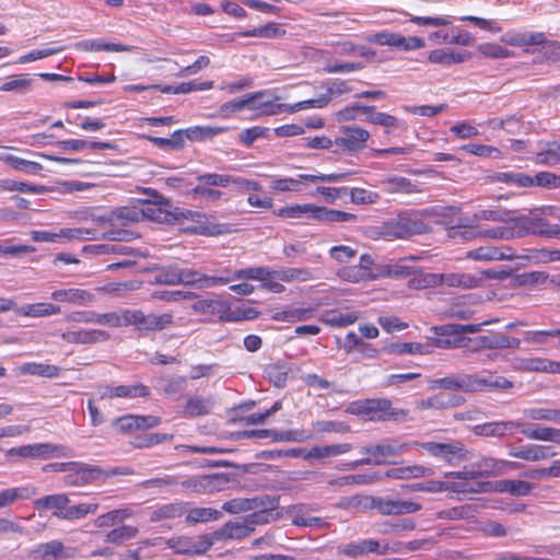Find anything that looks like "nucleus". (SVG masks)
<instances>
[{"mask_svg": "<svg viewBox=\"0 0 560 560\" xmlns=\"http://www.w3.org/2000/svg\"><path fill=\"white\" fill-rule=\"evenodd\" d=\"M349 412L370 421H398L408 415L407 410L393 407L392 401L385 398L354 401L350 405Z\"/></svg>", "mask_w": 560, "mask_h": 560, "instance_id": "nucleus-2", "label": "nucleus"}, {"mask_svg": "<svg viewBox=\"0 0 560 560\" xmlns=\"http://www.w3.org/2000/svg\"><path fill=\"white\" fill-rule=\"evenodd\" d=\"M384 350L390 354H428L430 345L420 342H393L387 345Z\"/></svg>", "mask_w": 560, "mask_h": 560, "instance_id": "nucleus-41", "label": "nucleus"}, {"mask_svg": "<svg viewBox=\"0 0 560 560\" xmlns=\"http://www.w3.org/2000/svg\"><path fill=\"white\" fill-rule=\"evenodd\" d=\"M337 553L349 558L363 557L369 553L387 555L388 544L382 546L375 539H361L338 546Z\"/></svg>", "mask_w": 560, "mask_h": 560, "instance_id": "nucleus-13", "label": "nucleus"}, {"mask_svg": "<svg viewBox=\"0 0 560 560\" xmlns=\"http://www.w3.org/2000/svg\"><path fill=\"white\" fill-rule=\"evenodd\" d=\"M70 499L67 494H50L39 498L33 502L36 510H55V512H63L67 510Z\"/></svg>", "mask_w": 560, "mask_h": 560, "instance_id": "nucleus-44", "label": "nucleus"}, {"mask_svg": "<svg viewBox=\"0 0 560 560\" xmlns=\"http://www.w3.org/2000/svg\"><path fill=\"white\" fill-rule=\"evenodd\" d=\"M110 222H118L122 225L142 220L141 209L136 207H121L114 210L107 219Z\"/></svg>", "mask_w": 560, "mask_h": 560, "instance_id": "nucleus-56", "label": "nucleus"}, {"mask_svg": "<svg viewBox=\"0 0 560 560\" xmlns=\"http://www.w3.org/2000/svg\"><path fill=\"white\" fill-rule=\"evenodd\" d=\"M36 493V488L32 486L3 489L0 491V509L8 508L18 501L28 500Z\"/></svg>", "mask_w": 560, "mask_h": 560, "instance_id": "nucleus-28", "label": "nucleus"}, {"mask_svg": "<svg viewBox=\"0 0 560 560\" xmlns=\"http://www.w3.org/2000/svg\"><path fill=\"white\" fill-rule=\"evenodd\" d=\"M280 218L287 219H312L324 223H345L357 222L358 215L354 213L328 209L312 203L291 205L282 207L273 212Z\"/></svg>", "mask_w": 560, "mask_h": 560, "instance_id": "nucleus-1", "label": "nucleus"}, {"mask_svg": "<svg viewBox=\"0 0 560 560\" xmlns=\"http://www.w3.org/2000/svg\"><path fill=\"white\" fill-rule=\"evenodd\" d=\"M260 312L257 308L247 306L244 303L236 306L235 308H232L228 302L224 322L237 323L243 320H252L257 318Z\"/></svg>", "mask_w": 560, "mask_h": 560, "instance_id": "nucleus-45", "label": "nucleus"}, {"mask_svg": "<svg viewBox=\"0 0 560 560\" xmlns=\"http://www.w3.org/2000/svg\"><path fill=\"white\" fill-rule=\"evenodd\" d=\"M142 219L147 218L159 223H174L173 207L167 199L160 197L155 203H147L141 208Z\"/></svg>", "mask_w": 560, "mask_h": 560, "instance_id": "nucleus-21", "label": "nucleus"}, {"mask_svg": "<svg viewBox=\"0 0 560 560\" xmlns=\"http://www.w3.org/2000/svg\"><path fill=\"white\" fill-rule=\"evenodd\" d=\"M179 277L180 282L179 284L184 285H196L199 289L203 288H212L217 285H224L231 282L230 277H214V276H207L202 273L199 270L196 269H183L179 268Z\"/></svg>", "mask_w": 560, "mask_h": 560, "instance_id": "nucleus-15", "label": "nucleus"}, {"mask_svg": "<svg viewBox=\"0 0 560 560\" xmlns=\"http://www.w3.org/2000/svg\"><path fill=\"white\" fill-rule=\"evenodd\" d=\"M351 450H352V445L350 443L314 446L304 455V458L311 459V458H324V457H330V456H338V455L348 453Z\"/></svg>", "mask_w": 560, "mask_h": 560, "instance_id": "nucleus-42", "label": "nucleus"}, {"mask_svg": "<svg viewBox=\"0 0 560 560\" xmlns=\"http://www.w3.org/2000/svg\"><path fill=\"white\" fill-rule=\"evenodd\" d=\"M257 501H259L257 502L259 506L252 510L253 513L244 517L252 532L255 530L257 525L268 524L270 522L271 512L276 509V501L269 495L257 497Z\"/></svg>", "mask_w": 560, "mask_h": 560, "instance_id": "nucleus-19", "label": "nucleus"}, {"mask_svg": "<svg viewBox=\"0 0 560 560\" xmlns=\"http://www.w3.org/2000/svg\"><path fill=\"white\" fill-rule=\"evenodd\" d=\"M222 516V513L211 508H195L191 509L187 516L186 522L189 524L207 523L217 521Z\"/></svg>", "mask_w": 560, "mask_h": 560, "instance_id": "nucleus-58", "label": "nucleus"}, {"mask_svg": "<svg viewBox=\"0 0 560 560\" xmlns=\"http://www.w3.org/2000/svg\"><path fill=\"white\" fill-rule=\"evenodd\" d=\"M61 312L60 306L52 303H34L26 304L15 310V313L26 317H46L59 314Z\"/></svg>", "mask_w": 560, "mask_h": 560, "instance_id": "nucleus-33", "label": "nucleus"}, {"mask_svg": "<svg viewBox=\"0 0 560 560\" xmlns=\"http://www.w3.org/2000/svg\"><path fill=\"white\" fill-rule=\"evenodd\" d=\"M476 378L478 392H504L513 387V383L511 381L491 371H481L476 373Z\"/></svg>", "mask_w": 560, "mask_h": 560, "instance_id": "nucleus-24", "label": "nucleus"}, {"mask_svg": "<svg viewBox=\"0 0 560 560\" xmlns=\"http://www.w3.org/2000/svg\"><path fill=\"white\" fill-rule=\"evenodd\" d=\"M0 161L11 165L16 171H21L27 174H37L43 170L42 164L24 160L10 153L0 154Z\"/></svg>", "mask_w": 560, "mask_h": 560, "instance_id": "nucleus-49", "label": "nucleus"}, {"mask_svg": "<svg viewBox=\"0 0 560 560\" xmlns=\"http://www.w3.org/2000/svg\"><path fill=\"white\" fill-rule=\"evenodd\" d=\"M416 257L409 256L400 259L395 264H385L381 266V271L376 273L380 278H394V279H402L407 278L411 275L417 273V269L415 267L406 265L407 260H415Z\"/></svg>", "mask_w": 560, "mask_h": 560, "instance_id": "nucleus-27", "label": "nucleus"}, {"mask_svg": "<svg viewBox=\"0 0 560 560\" xmlns=\"http://www.w3.org/2000/svg\"><path fill=\"white\" fill-rule=\"evenodd\" d=\"M150 394L148 386L137 383L132 385H118L114 387L115 398L147 397Z\"/></svg>", "mask_w": 560, "mask_h": 560, "instance_id": "nucleus-60", "label": "nucleus"}, {"mask_svg": "<svg viewBox=\"0 0 560 560\" xmlns=\"http://www.w3.org/2000/svg\"><path fill=\"white\" fill-rule=\"evenodd\" d=\"M382 185L388 194H415L419 191L416 184L402 176H387L382 180Z\"/></svg>", "mask_w": 560, "mask_h": 560, "instance_id": "nucleus-36", "label": "nucleus"}, {"mask_svg": "<svg viewBox=\"0 0 560 560\" xmlns=\"http://www.w3.org/2000/svg\"><path fill=\"white\" fill-rule=\"evenodd\" d=\"M477 235L492 240H511L515 237V228L513 224H503L492 229L480 230L477 232Z\"/></svg>", "mask_w": 560, "mask_h": 560, "instance_id": "nucleus-64", "label": "nucleus"}, {"mask_svg": "<svg viewBox=\"0 0 560 560\" xmlns=\"http://www.w3.org/2000/svg\"><path fill=\"white\" fill-rule=\"evenodd\" d=\"M471 477L489 478L500 476L499 459L494 457L483 456L471 463Z\"/></svg>", "mask_w": 560, "mask_h": 560, "instance_id": "nucleus-31", "label": "nucleus"}, {"mask_svg": "<svg viewBox=\"0 0 560 560\" xmlns=\"http://www.w3.org/2000/svg\"><path fill=\"white\" fill-rule=\"evenodd\" d=\"M521 433L530 440L560 443V429L533 424L521 429Z\"/></svg>", "mask_w": 560, "mask_h": 560, "instance_id": "nucleus-30", "label": "nucleus"}, {"mask_svg": "<svg viewBox=\"0 0 560 560\" xmlns=\"http://www.w3.org/2000/svg\"><path fill=\"white\" fill-rule=\"evenodd\" d=\"M285 34L284 28L279 24L268 23L264 26L254 27L249 31L242 33L244 37H262V38H278Z\"/></svg>", "mask_w": 560, "mask_h": 560, "instance_id": "nucleus-59", "label": "nucleus"}, {"mask_svg": "<svg viewBox=\"0 0 560 560\" xmlns=\"http://www.w3.org/2000/svg\"><path fill=\"white\" fill-rule=\"evenodd\" d=\"M315 310L312 307H287L276 312L272 319L277 322L296 323L308 320L314 317Z\"/></svg>", "mask_w": 560, "mask_h": 560, "instance_id": "nucleus-34", "label": "nucleus"}, {"mask_svg": "<svg viewBox=\"0 0 560 560\" xmlns=\"http://www.w3.org/2000/svg\"><path fill=\"white\" fill-rule=\"evenodd\" d=\"M366 42L377 45H387L390 47H398L402 43V35L389 31H382L380 33L370 34L365 37Z\"/></svg>", "mask_w": 560, "mask_h": 560, "instance_id": "nucleus-63", "label": "nucleus"}, {"mask_svg": "<svg viewBox=\"0 0 560 560\" xmlns=\"http://www.w3.org/2000/svg\"><path fill=\"white\" fill-rule=\"evenodd\" d=\"M185 508L183 503H167L159 506L151 513V521L159 522L162 520H171L183 516Z\"/></svg>", "mask_w": 560, "mask_h": 560, "instance_id": "nucleus-54", "label": "nucleus"}, {"mask_svg": "<svg viewBox=\"0 0 560 560\" xmlns=\"http://www.w3.org/2000/svg\"><path fill=\"white\" fill-rule=\"evenodd\" d=\"M257 497L254 498H235L223 503L222 509L230 513L236 514L241 512H248L255 510L259 504Z\"/></svg>", "mask_w": 560, "mask_h": 560, "instance_id": "nucleus-57", "label": "nucleus"}, {"mask_svg": "<svg viewBox=\"0 0 560 560\" xmlns=\"http://www.w3.org/2000/svg\"><path fill=\"white\" fill-rule=\"evenodd\" d=\"M533 488L534 486L532 483L515 479H505L497 483V490L499 492H506L516 497L528 495Z\"/></svg>", "mask_w": 560, "mask_h": 560, "instance_id": "nucleus-50", "label": "nucleus"}, {"mask_svg": "<svg viewBox=\"0 0 560 560\" xmlns=\"http://www.w3.org/2000/svg\"><path fill=\"white\" fill-rule=\"evenodd\" d=\"M212 407L213 401L211 399L196 396L187 400L185 406V413L191 418L201 417L210 413Z\"/></svg>", "mask_w": 560, "mask_h": 560, "instance_id": "nucleus-52", "label": "nucleus"}, {"mask_svg": "<svg viewBox=\"0 0 560 560\" xmlns=\"http://www.w3.org/2000/svg\"><path fill=\"white\" fill-rule=\"evenodd\" d=\"M125 326H133L139 331L162 330L173 324V314H144L140 310H124Z\"/></svg>", "mask_w": 560, "mask_h": 560, "instance_id": "nucleus-6", "label": "nucleus"}, {"mask_svg": "<svg viewBox=\"0 0 560 560\" xmlns=\"http://www.w3.org/2000/svg\"><path fill=\"white\" fill-rule=\"evenodd\" d=\"M482 505L478 503H466L459 506L442 510L438 513V517L441 520H469L475 517L481 510Z\"/></svg>", "mask_w": 560, "mask_h": 560, "instance_id": "nucleus-29", "label": "nucleus"}, {"mask_svg": "<svg viewBox=\"0 0 560 560\" xmlns=\"http://www.w3.org/2000/svg\"><path fill=\"white\" fill-rule=\"evenodd\" d=\"M226 305L228 301L220 295L213 294L208 298L197 299L190 308L194 313L205 316L208 322H213L214 318L224 322Z\"/></svg>", "mask_w": 560, "mask_h": 560, "instance_id": "nucleus-12", "label": "nucleus"}, {"mask_svg": "<svg viewBox=\"0 0 560 560\" xmlns=\"http://www.w3.org/2000/svg\"><path fill=\"white\" fill-rule=\"evenodd\" d=\"M450 328L455 327L453 324H448L432 328L435 337L429 338L428 342H425V345H430V353L434 347L440 349L466 348L472 341L470 338L459 336L457 332L451 331Z\"/></svg>", "mask_w": 560, "mask_h": 560, "instance_id": "nucleus-11", "label": "nucleus"}, {"mask_svg": "<svg viewBox=\"0 0 560 560\" xmlns=\"http://www.w3.org/2000/svg\"><path fill=\"white\" fill-rule=\"evenodd\" d=\"M365 506L377 510L382 515L412 514L422 509V505L417 502L383 497H365Z\"/></svg>", "mask_w": 560, "mask_h": 560, "instance_id": "nucleus-9", "label": "nucleus"}, {"mask_svg": "<svg viewBox=\"0 0 560 560\" xmlns=\"http://www.w3.org/2000/svg\"><path fill=\"white\" fill-rule=\"evenodd\" d=\"M62 446L50 443H34L11 447L5 452L8 458L20 457L31 459H48L59 452Z\"/></svg>", "mask_w": 560, "mask_h": 560, "instance_id": "nucleus-14", "label": "nucleus"}, {"mask_svg": "<svg viewBox=\"0 0 560 560\" xmlns=\"http://www.w3.org/2000/svg\"><path fill=\"white\" fill-rule=\"evenodd\" d=\"M434 474V470L430 467H425L422 465H408V466H399L393 467L385 472V477L392 479H412V478H423L430 477Z\"/></svg>", "mask_w": 560, "mask_h": 560, "instance_id": "nucleus-26", "label": "nucleus"}, {"mask_svg": "<svg viewBox=\"0 0 560 560\" xmlns=\"http://www.w3.org/2000/svg\"><path fill=\"white\" fill-rule=\"evenodd\" d=\"M166 544L176 555L199 556L206 553L211 548L213 540L208 535L198 537L182 536L171 538Z\"/></svg>", "mask_w": 560, "mask_h": 560, "instance_id": "nucleus-10", "label": "nucleus"}, {"mask_svg": "<svg viewBox=\"0 0 560 560\" xmlns=\"http://www.w3.org/2000/svg\"><path fill=\"white\" fill-rule=\"evenodd\" d=\"M429 231V226L417 213H400L396 219L386 222L383 226V235L388 238H409Z\"/></svg>", "mask_w": 560, "mask_h": 560, "instance_id": "nucleus-4", "label": "nucleus"}, {"mask_svg": "<svg viewBox=\"0 0 560 560\" xmlns=\"http://www.w3.org/2000/svg\"><path fill=\"white\" fill-rule=\"evenodd\" d=\"M358 108L362 114L366 115L368 120L374 125H380L385 128L404 127V124L397 117L382 112L376 113L374 106H358Z\"/></svg>", "mask_w": 560, "mask_h": 560, "instance_id": "nucleus-32", "label": "nucleus"}, {"mask_svg": "<svg viewBox=\"0 0 560 560\" xmlns=\"http://www.w3.org/2000/svg\"><path fill=\"white\" fill-rule=\"evenodd\" d=\"M303 174L298 175V177H270V189L280 192H300L305 188L304 182L305 178H301Z\"/></svg>", "mask_w": 560, "mask_h": 560, "instance_id": "nucleus-37", "label": "nucleus"}, {"mask_svg": "<svg viewBox=\"0 0 560 560\" xmlns=\"http://www.w3.org/2000/svg\"><path fill=\"white\" fill-rule=\"evenodd\" d=\"M19 372L21 374L56 378L60 375L61 369L48 363L27 362L19 366Z\"/></svg>", "mask_w": 560, "mask_h": 560, "instance_id": "nucleus-35", "label": "nucleus"}, {"mask_svg": "<svg viewBox=\"0 0 560 560\" xmlns=\"http://www.w3.org/2000/svg\"><path fill=\"white\" fill-rule=\"evenodd\" d=\"M50 298L57 302L81 306L89 305L94 301V295L91 292L77 288L55 290Z\"/></svg>", "mask_w": 560, "mask_h": 560, "instance_id": "nucleus-25", "label": "nucleus"}, {"mask_svg": "<svg viewBox=\"0 0 560 560\" xmlns=\"http://www.w3.org/2000/svg\"><path fill=\"white\" fill-rule=\"evenodd\" d=\"M469 57L467 52H455L451 49H434L429 54V61L442 66H451L462 63Z\"/></svg>", "mask_w": 560, "mask_h": 560, "instance_id": "nucleus-38", "label": "nucleus"}, {"mask_svg": "<svg viewBox=\"0 0 560 560\" xmlns=\"http://www.w3.org/2000/svg\"><path fill=\"white\" fill-rule=\"evenodd\" d=\"M98 503H80L75 505H67L63 512H54V515L60 520L77 521L82 520L89 514H94L98 509Z\"/></svg>", "mask_w": 560, "mask_h": 560, "instance_id": "nucleus-39", "label": "nucleus"}, {"mask_svg": "<svg viewBox=\"0 0 560 560\" xmlns=\"http://www.w3.org/2000/svg\"><path fill=\"white\" fill-rule=\"evenodd\" d=\"M410 444L398 443L396 441L382 443L373 446L363 447L361 453L364 455L373 456L372 464L381 465L384 462L381 457L399 456L408 452Z\"/></svg>", "mask_w": 560, "mask_h": 560, "instance_id": "nucleus-17", "label": "nucleus"}, {"mask_svg": "<svg viewBox=\"0 0 560 560\" xmlns=\"http://www.w3.org/2000/svg\"><path fill=\"white\" fill-rule=\"evenodd\" d=\"M320 89L325 90L322 95L323 98H325L326 105H328L335 97L341 96L342 94L350 93L352 91V88L348 84L347 81L339 79H329L322 82Z\"/></svg>", "mask_w": 560, "mask_h": 560, "instance_id": "nucleus-43", "label": "nucleus"}, {"mask_svg": "<svg viewBox=\"0 0 560 560\" xmlns=\"http://www.w3.org/2000/svg\"><path fill=\"white\" fill-rule=\"evenodd\" d=\"M514 218L512 215L511 211L504 210V209H485L479 210L474 214L472 221L479 222V221H493V222H501L503 224H512V221H514Z\"/></svg>", "mask_w": 560, "mask_h": 560, "instance_id": "nucleus-51", "label": "nucleus"}, {"mask_svg": "<svg viewBox=\"0 0 560 560\" xmlns=\"http://www.w3.org/2000/svg\"><path fill=\"white\" fill-rule=\"evenodd\" d=\"M409 280V287L412 289H425L436 287L439 284H446L448 287H456L462 289H471L478 285V279L475 277L466 276L464 273H415Z\"/></svg>", "mask_w": 560, "mask_h": 560, "instance_id": "nucleus-3", "label": "nucleus"}, {"mask_svg": "<svg viewBox=\"0 0 560 560\" xmlns=\"http://www.w3.org/2000/svg\"><path fill=\"white\" fill-rule=\"evenodd\" d=\"M172 434H165V433H149L141 436L135 438V440L131 442L132 446L135 448H148L153 445H158L167 441L173 440Z\"/></svg>", "mask_w": 560, "mask_h": 560, "instance_id": "nucleus-62", "label": "nucleus"}, {"mask_svg": "<svg viewBox=\"0 0 560 560\" xmlns=\"http://www.w3.org/2000/svg\"><path fill=\"white\" fill-rule=\"evenodd\" d=\"M419 446L430 456L450 466H457L469 459V451L460 441H430L421 443Z\"/></svg>", "mask_w": 560, "mask_h": 560, "instance_id": "nucleus-5", "label": "nucleus"}, {"mask_svg": "<svg viewBox=\"0 0 560 560\" xmlns=\"http://www.w3.org/2000/svg\"><path fill=\"white\" fill-rule=\"evenodd\" d=\"M470 343H472V350L504 349V334L492 332L488 335L478 336L477 338L472 339Z\"/></svg>", "mask_w": 560, "mask_h": 560, "instance_id": "nucleus-53", "label": "nucleus"}, {"mask_svg": "<svg viewBox=\"0 0 560 560\" xmlns=\"http://www.w3.org/2000/svg\"><path fill=\"white\" fill-rule=\"evenodd\" d=\"M509 455L528 462H540L556 456V452L552 451L551 446L527 444L512 447L509 451Z\"/></svg>", "mask_w": 560, "mask_h": 560, "instance_id": "nucleus-18", "label": "nucleus"}, {"mask_svg": "<svg viewBox=\"0 0 560 560\" xmlns=\"http://www.w3.org/2000/svg\"><path fill=\"white\" fill-rule=\"evenodd\" d=\"M75 48L81 51H131V46L122 44H107L103 39H85L78 42Z\"/></svg>", "mask_w": 560, "mask_h": 560, "instance_id": "nucleus-40", "label": "nucleus"}, {"mask_svg": "<svg viewBox=\"0 0 560 560\" xmlns=\"http://www.w3.org/2000/svg\"><path fill=\"white\" fill-rule=\"evenodd\" d=\"M359 316L353 312H340L331 310L326 312L322 317L320 322L331 327H346L358 320Z\"/></svg>", "mask_w": 560, "mask_h": 560, "instance_id": "nucleus-48", "label": "nucleus"}, {"mask_svg": "<svg viewBox=\"0 0 560 560\" xmlns=\"http://www.w3.org/2000/svg\"><path fill=\"white\" fill-rule=\"evenodd\" d=\"M493 180L520 188L533 187L530 176L517 171L498 172L493 175Z\"/></svg>", "mask_w": 560, "mask_h": 560, "instance_id": "nucleus-47", "label": "nucleus"}, {"mask_svg": "<svg viewBox=\"0 0 560 560\" xmlns=\"http://www.w3.org/2000/svg\"><path fill=\"white\" fill-rule=\"evenodd\" d=\"M524 415L526 418L532 420H542L548 422H560V409H551V408H528L524 410Z\"/></svg>", "mask_w": 560, "mask_h": 560, "instance_id": "nucleus-61", "label": "nucleus"}, {"mask_svg": "<svg viewBox=\"0 0 560 560\" xmlns=\"http://www.w3.org/2000/svg\"><path fill=\"white\" fill-rule=\"evenodd\" d=\"M32 83L33 79L28 78L27 74L13 75L0 86V91L25 94L31 90Z\"/></svg>", "mask_w": 560, "mask_h": 560, "instance_id": "nucleus-55", "label": "nucleus"}, {"mask_svg": "<svg viewBox=\"0 0 560 560\" xmlns=\"http://www.w3.org/2000/svg\"><path fill=\"white\" fill-rule=\"evenodd\" d=\"M515 228V237H522L526 234L560 238V224H551L542 218L515 217L512 221Z\"/></svg>", "mask_w": 560, "mask_h": 560, "instance_id": "nucleus-7", "label": "nucleus"}, {"mask_svg": "<svg viewBox=\"0 0 560 560\" xmlns=\"http://www.w3.org/2000/svg\"><path fill=\"white\" fill-rule=\"evenodd\" d=\"M269 275H273V278L283 282H305L312 279V272L306 268H283L280 270L269 268Z\"/></svg>", "mask_w": 560, "mask_h": 560, "instance_id": "nucleus-46", "label": "nucleus"}, {"mask_svg": "<svg viewBox=\"0 0 560 560\" xmlns=\"http://www.w3.org/2000/svg\"><path fill=\"white\" fill-rule=\"evenodd\" d=\"M521 427L520 421H492L475 425L472 432L478 436L504 438L513 434Z\"/></svg>", "mask_w": 560, "mask_h": 560, "instance_id": "nucleus-16", "label": "nucleus"}, {"mask_svg": "<svg viewBox=\"0 0 560 560\" xmlns=\"http://www.w3.org/2000/svg\"><path fill=\"white\" fill-rule=\"evenodd\" d=\"M345 137L336 139V144L347 151H357L363 148L370 138V132L358 126H348L343 129Z\"/></svg>", "mask_w": 560, "mask_h": 560, "instance_id": "nucleus-22", "label": "nucleus"}, {"mask_svg": "<svg viewBox=\"0 0 560 560\" xmlns=\"http://www.w3.org/2000/svg\"><path fill=\"white\" fill-rule=\"evenodd\" d=\"M266 92L259 91L245 95L247 101L246 108L250 110H257L259 116H273L283 113L285 104H275L272 101L262 100Z\"/></svg>", "mask_w": 560, "mask_h": 560, "instance_id": "nucleus-20", "label": "nucleus"}, {"mask_svg": "<svg viewBox=\"0 0 560 560\" xmlns=\"http://www.w3.org/2000/svg\"><path fill=\"white\" fill-rule=\"evenodd\" d=\"M469 258L475 260H512L515 258L514 250L509 246H480L476 249L469 250Z\"/></svg>", "mask_w": 560, "mask_h": 560, "instance_id": "nucleus-23", "label": "nucleus"}, {"mask_svg": "<svg viewBox=\"0 0 560 560\" xmlns=\"http://www.w3.org/2000/svg\"><path fill=\"white\" fill-rule=\"evenodd\" d=\"M115 474H117V471H115ZM109 476H112V474L104 472L98 466L72 462L68 474L63 477V483L67 487H81L94 483Z\"/></svg>", "mask_w": 560, "mask_h": 560, "instance_id": "nucleus-8", "label": "nucleus"}]
</instances>
